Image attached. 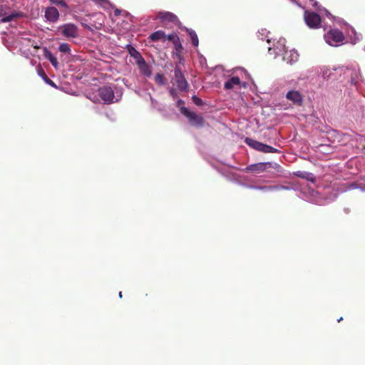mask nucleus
I'll use <instances>...</instances> for the list:
<instances>
[{
    "label": "nucleus",
    "instance_id": "1",
    "mask_svg": "<svg viewBox=\"0 0 365 365\" xmlns=\"http://www.w3.org/2000/svg\"><path fill=\"white\" fill-rule=\"evenodd\" d=\"M345 37L344 34L337 29H330L324 34L325 41L332 46H336L343 43Z\"/></svg>",
    "mask_w": 365,
    "mask_h": 365
},
{
    "label": "nucleus",
    "instance_id": "2",
    "mask_svg": "<svg viewBox=\"0 0 365 365\" xmlns=\"http://www.w3.org/2000/svg\"><path fill=\"white\" fill-rule=\"evenodd\" d=\"M180 112L186 118H188L189 123L191 125L200 128L205 124V120L202 115H197L196 113L189 110L185 107L180 108Z\"/></svg>",
    "mask_w": 365,
    "mask_h": 365
},
{
    "label": "nucleus",
    "instance_id": "3",
    "mask_svg": "<svg viewBox=\"0 0 365 365\" xmlns=\"http://www.w3.org/2000/svg\"><path fill=\"white\" fill-rule=\"evenodd\" d=\"M174 80L180 91L187 92L188 91L189 84L178 65H176L174 69Z\"/></svg>",
    "mask_w": 365,
    "mask_h": 365
},
{
    "label": "nucleus",
    "instance_id": "4",
    "mask_svg": "<svg viewBox=\"0 0 365 365\" xmlns=\"http://www.w3.org/2000/svg\"><path fill=\"white\" fill-rule=\"evenodd\" d=\"M304 19L306 24L310 29H319L321 26L322 18L316 12L305 11L304 13Z\"/></svg>",
    "mask_w": 365,
    "mask_h": 365
},
{
    "label": "nucleus",
    "instance_id": "5",
    "mask_svg": "<svg viewBox=\"0 0 365 365\" xmlns=\"http://www.w3.org/2000/svg\"><path fill=\"white\" fill-rule=\"evenodd\" d=\"M98 95L106 104H111L114 102V91L109 86H103L100 87L98 89Z\"/></svg>",
    "mask_w": 365,
    "mask_h": 365
},
{
    "label": "nucleus",
    "instance_id": "6",
    "mask_svg": "<svg viewBox=\"0 0 365 365\" xmlns=\"http://www.w3.org/2000/svg\"><path fill=\"white\" fill-rule=\"evenodd\" d=\"M61 34L66 38H76L78 36V29L73 24H65L59 27Z\"/></svg>",
    "mask_w": 365,
    "mask_h": 365
},
{
    "label": "nucleus",
    "instance_id": "7",
    "mask_svg": "<svg viewBox=\"0 0 365 365\" xmlns=\"http://www.w3.org/2000/svg\"><path fill=\"white\" fill-rule=\"evenodd\" d=\"M0 16L2 17L1 19V23H7L14 19L22 18L24 16V14L21 11H12L11 14L6 15V12L3 9H0Z\"/></svg>",
    "mask_w": 365,
    "mask_h": 365
},
{
    "label": "nucleus",
    "instance_id": "8",
    "mask_svg": "<svg viewBox=\"0 0 365 365\" xmlns=\"http://www.w3.org/2000/svg\"><path fill=\"white\" fill-rule=\"evenodd\" d=\"M286 98L297 106H302L303 102L302 96L297 91H289L287 93Z\"/></svg>",
    "mask_w": 365,
    "mask_h": 365
},
{
    "label": "nucleus",
    "instance_id": "9",
    "mask_svg": "<svg viewBox=\"0 0 365 365\" xmlns=\"http://www.w3.org/2000/svg\"><path fill=\"white\" fill-rule=\"evenodd\" d=\"M45 17L51 22H56L59 17V13L56 7L51 6L46 9L45 11Z\"/></svg>",
    "mask_w": 365,
    "mask_h": 365
},
{
    "label": "nucleus",
    "instance_id": "10",
    "mask_svg": "<svg viewBox=\"0 0 365 365\" xmlns=\"http://www.w3.org/2000/svg\"><path fill=\"white\" fill-rule=\"evenodd\" d=\"M157 17L162 21H168V22H176L178 21V17L173 13L169 11H161L158 12Z\"/></svg>",
    "mask_w": 365,
    "mask_h": 365
},
{
    "label": "nucleus",
    "instance_id": "11",
    "mask_svg": "<svg viewBox=\"0 0 365 365\" xmlns=\"http://www.w3.org/2000/svg\"><path fill=\"white\" fill-rule=\"evenodd\" d=\"M140 70L141 74L144 75L146 77H150L152 75V71L150 66L145 62V59L141 61L137 62L136 63Z\"/></svg>",
    "mask_w": 365,
    "mask_h": 365
},
{
    "label": "nucleus",
    "instance_id": "12",
    "mask_svg": "<svg viewBox=\"0 0 365 365\" xmlns=\"http://www.w3.org/2000/svg\"><path fill=\"white\" fill-rule=\"evenodd\" d=\"M241 83L240 78L238 76H232L224 84V88L226 90H231L235 86H239Z\"/></svg>",
    "mask_w": 365,
    "mask_h": 365
},
{
    "label": "nucleus",
    "instance_id": "13",
    "mask_svg": "<svg viewBox=\"0 0 365 365\" xmlns=\"http://www.w3.org/2000/svg\"><path fill=\"white\" fill-rule=\"evenodd\" d=\"M267 163H260L257 164H253L247 166L245 169L246 172H256L260 173L266 169V165Z\"/></svg>",
    "mask_w": 365,
    "mask_h": 365
},
{
    "label": "nucleus",
    "instance_id": "14",
    "mask_svg": "<svg viewBox=\"0 0 365 365\" xmlns=\"http://www.w3.org/2000/svg\"><path fill=\"white\" fill-rule=\"evenodd\" d=\"M149 38L152 41H158L160 40V41L165 42L166 41V35L163 31L158 30V31H155L154 33L151 34L149 36Z\"/></svg>",
    "mask_w": 365,
    "mask_h": 365
},
{
    "label": "nucleus",
    "instance_id": "15",
    "mask_svg": "<svg viewBox=\"0 0 365 365\" xmlns=\"http://www.w3.org/2000/svg\"><path fill=\"white\" fill-rule=\"evenodd\" d=\"M245 142L251 148H254L256 150L262 151V148L263 146V143L255 140H253L250 138H246Z\"/></svg>",
    "mask_w": 365,
    "mask_h": 365
},
{
    "label": "nucleus",
    "instance_id": "16",
    "mask_svg": "<svg viewBox=\"0 0 365 365\" xmlns=\"http://www.w3.org/2000/svg\"><path fill=\"white\" fill-rule=\"evenodd\" d=\"M166 40L172 41L175 46H179L182 48V45L180 41L179 37L175 34H171L166 36Z\"/></svg>",
    "mask_w": 365,
    "mask_h": 365
},
{
    "label": "nucleus",
    "instance_id": "17",
    "mask_svg": "<svg viewBox=\"0 0 365 365\" xmlns=\"http://www.w3.org/2000/svg\"><path fill=\"white\" fill-rule=\"evenodd\" d=\"M45 56L55 68L58 66V62L57 58L51 53V51H46Z\"/></svg>",
    "mask_w": 365,
    "mask_h": 365
},
{
    "label": "nucleus",
    "instance_id": "18",
    "mask_svg": "<svg viewBox=\"0 0 365 365\" xmlns=\"http://www.w3.org/2000/svg\"><path fill=\"white\" fill-rule=\"evenodd\" d=\"M129 53L133 58L135 59L136 63L141 61L144 59L141 54L140 53V52H138L134 48H132V49L129 51Z\"/></svg>",
    "mask_w": 365,
    "mask_h": 365
},
{
    "label": "nucleus",
    "instance_id": "19",
    "mask_svg": "<svg viewBox=\"0 0 365 365\" xmlns=\"http://www.w3.org/2000/svg\"><path fill=\"white\" fill-rule=\"evenodd\" d=\"M39 75L42 77L43 81L47 84H48V85H50V86H51L52 87H54V88L56 87L55 83L47 76V75L46 74V73L44 72V71L43 69H41V71H39Z\"/></svg>",
    "mask_w": 365,
    "mask_h": 365
},
{
    "label": "nucleus",
    "instance_id": "20",
    "mask_svg": "<svg viewBox=\"0 0 365 365\" xmlns=\"http://www.w3.org/2000/svg\"><path fill=\"white\" fill-rule=\"evenodd\" d=\"M261 152L264 153H278L279 150L277 148H274L270 145L263 143V146L262 148Z\"/></svg>",
    "mask_w": 365,
    "mask_h": 365
},
{
    "label": "nucleus",
    "instance_id": "21",
    "mask_svg": "<svg viewBox=\"0 0 365 365\" xmlns=\"http://www.w3.org/2000/svg\"><path fill=\"white\" fill-rule=\"evenodd\" d=\"M189 35L191 38L192 45L197 47L199 44V40L197 34L195 33V31L190 30L189 31Z\"/></svg>",
    "mask_w": 365,
    "mask_h": 365
},
{
    "label": "nucleus",
    "instance_id": "22",
    "mask_svg": "<svg viewBox=\"0 0 365 365\" xmlns=\"http://www.w3.org/2000/svg\"><path fill=\"white\" fill-rule=\"evenodd\" d=\"M155 81L160 86L165 84V78L162 73H157L155 76Z\"/></svg>",
    "mask_w": 365,
    "mask_h": 365
},
{
    "label": "nucleus",
    "instance_id": "23",
    "mask_svg": "<svg viewBox=\"0 0 365 365\" xmlns=\"http://www.w3.org/2000/svg\"><path fill=\"white\" fill-rule=\"evenodd\" d=\"M58 50L61 52L65 53H70V52H71L70 46L68 43H63L60 44L59 47H58Z\"/></svg>",
    "mask_w": 365,
    "mask_h": 365
},
{
    "label": "nucleus",
    "instance_id": "24",
    "mask_svg": "<svg viewBox=\"0 0 365 365\" xmlns=\"http://www.w3.org/2000/svg\"><path fill=\"white\" fill-rule=\"evenodd\" d=\"M192 100L193 103L197 106H201L204 104L202 100L198 98L197 96H193L192 97Z\"/></svg>",
    "mask_w": 365,
    "mask_h": 365
},
{
    "label": "nucleus",
    "instance_id": "25",
    "mask_svg": "<svg viewBox=\"0 0 365 365\" xmlns=\"http://www.w3.org/2000/svg\"><path fill=\"white\" fill-rule=\"evenodd\" d=\"M52 3L61 6L63 7H67L66 2L63 0H51Z\"/></svg>",
    "mask_w": 365,
    "mask_h": 365
},
{
    "label": "nucleus",
    "instance_id": "26",
    "mask_svg": "<svg viewBox=\"0 0 365 365\" xmlns=\"http://www.w3.org/2000/svg\"><path fill=\"white\" fill-rule=\"evenodd\" d=\"M170 95L173 97V98L176 99L178 98V93L175 89L170 88L169 91Z\"/></svg>",
    "mask_w": 365,
    "mask_h": 365
},
{
    "label": "nucleus",
    "instance_id": "27",
    "mask_svg": "<svg viewBox=\"0 0 365 365\" xmlns=\"http://www.w3.org/2000/svg\"><path fill=\"white\" fill-rule=\"evenodd\" d=\"M184 104H185L184 101L179 99L177 101L176 106H177V107H178L180 109L181 107H185Z\"/></svg>",
    "mask_w": 365,
    "mask_h": 365
},
{
    "label": "nucleus",
    "instance_id": "28",
    "mask_svg": "<svg viewBox=\"0 0 365 365\" xmlns=\"http://www.w3.org/2000/svg\"><path fill=\"white\" fill-rule=\"evenodd\" d=\"M175 49L178 51H180L182 48L180 47H179V46H175Z\"/></svg>",
    "mask_w": 365,
    "mask_h": 365
},
{
    "label": "nucleus",
    "instance_id": "29",
    "mask_svg": "<svg viewBox=\"0 0 365 365\" xmlns=\"http://www.w3.org/2000/svg\"><path fill=\"white\" fill-rule=\"evenodd\" d=\"M343 320V318L342 317H340L339 319H338V322H340L341 321Z\"/></svg>",
    "mask_w": 365,
    "mask_h": 365
},
{
    "label": "nucleus",
    "instance_id": "30",
    "mask_svg": "<svg viewBox=\"0 0 365 365\" xmlns=\"http://www.w3.org/2000/svg\"><path fill=\"white\" fill-rule=\"evenodd\" d=\"M119 297H120V298H121V297H122V292H119Z\"/></svg>",
    "mask_w": 365,
    "mask_h": 365
},
{
    "label": "nucleus",
    "instance_id": "31",
    "mask_svg": "<svg viewBox=\"0 0 365 365\" xmlns=\"http://www.w3.org/2000/svg\"><path fill=\"white\" fill-rule=\"evenodd\" d=\"M115 14L117 15V14H118V11H115Z\"/></svg>",
    "mask_w": 365,
    "mask_h": 365
},
{
    "label": "nucleus",
    "instance_id": "32",
    "mask_svg": "<svg viewBox=\"0 0 365 365\" xmlns=\"http://www.w3.org/2000/svg\"><path fill=\"white\" fill-rule=\"evenodd\" d=\"M115 14L117 15V14H118V11H115Z\"/></svg>",
    "mask_w": 365,
    "mask_h": 365
}]
</instances>
